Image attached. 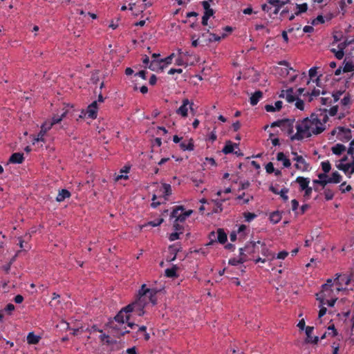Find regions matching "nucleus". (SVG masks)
<instances>
[{"instance_id":"423d86ee","label":"nucleus","mask_w":354,"mask_h":354,"mask_svg":"<svg viewBox=\"0 0 354 354\" xmlns=\"http://www.w3.org/2000/svg\"><path fill=\"white\" fill-rule=\"evenodd\" d=\"M97 102L94 101L88 106L86 110H82V113H84V116L87 115L89 118L95 119L97 115Z\"/></svg>"},{"instance_id":"bf43d9fd","label":"nucleus","mask_w":354,"mask_h":354,"mask_svg":"<svg viewBox=\"0 0 354 354\" xmlns=\"http://www.w3.org/2000/svg\"><path fill=\"white\" fill-rule=\"evenodd\" d=\"M337 167L339 169V170H342L343 171H344V173H347L349 170V168H348V163L346 164H344V163H339Z\"/></svg>"},{"instance_id":"a211bd4d","label":"nucleus","mask_w":354,"mask_h":354,"mask_svg":"<svg viewBox=\"0 0 354 354\" xmlns=\"http://www.w3.org/2000/svg\"><path fill=\"white\" fill-rule=\"evenodd\" d=\"M277 160L278 161H282L283 165L285 167H290L291 165V162L288 158H286L285 154L283 152H279L277 156Z\"/></svg>"},{"instance_id":"2f4dec72","label":"nucleus","mask_w":354,"mask_h":354,"mask_svg":"<svg viewBox=\"0 0 354 354\" xmlns=\"http://www.w3.org/2000/svg\"><path fill=\"white\" fill-rule=\"evenodd\" d=\"M281 219V216L279 212H274L270 216V220L273 223L276 224L280 221Z\"/></svg>"},{"instance_id":"b1692460","label":"nucleus","mask_w":354,"mask_h":354,"mask_svg":"<svg viewBox=\"0 0 354 354\" xmlns=\"http://www.w3.org/2000/svg\"><path fill=\"white\" fill-rule=\"evenodd\" d=\"M345 150L346 147L342 144H337L331 148L332 152L337 156H340Z\"/></svg>"},{"instance_id":"052dcab7","label":"nucleus","mask_w":354,"mask_h":354,"mask_svg":"<svg viewBox=\"0 0 354 354\" xmlns=\"http://www.w3.org/2000/svg\"><path fill=\"white\" fill-rule=\"evenodd\" d=\"M346 185V182H344L342 183L339 186V190H341V192L342 193H345V192H350L351 189H352V187L351 185H348L346 187V189H344V186Z\"/></svg>"},{"instance_id":"864d4df0","label":"nucleus","mask_w":354,"mask_h":354,"mask_svg":"<svg viewBox=\"0 0 354 354\" xmlns=\"http://www.w3.org/2000/svg\"><path fill=\"white\" fill-rule=\"evenodd\" d=\"M324 19L322 15H318L315 19H314L311 24L313 26H316L319 24H324Z\"/></svg>"},{"instance_id":"4d7b16f0","label":"nucleus","mask_w":354,"mask_h":354,"mask_svg":"<svg viewBox=\"0 0 354 354\" xmlns=\"http://www.w3.org/2000/svg\"><path fill=\"white\" fill-rule=\"evenodd\" d=\"M256 216H257V215L254 213H251V212H245L244 213V217L245 218V221L248 222L251 221Z\"/></svg>"},{"instance_id":"ea45409f","label":"nucleus","mask_w":354,"mask_h":354,"mask_svg":"<svg viewBox=\"0 0 354 354\" xmlns=\"http://www.w3.org/2000/svg\"><path fill=\"white\" fill-rule=\"evenodd\" d=\"M46 131L41 127V130L39 133L37 135V137L34 139L33 144H35V142H45V140L44 138L45 134L46 133Z\"/></svg>"},{"instance_id":"20e7f679","label":"nucleus","mask_w":354,"mask_h":354,"mask_svg":"<svg viewBox=\"0 0 354 354\" xmlns=\"http://www.w3.org/2000/svg\"><path fill=\"white\" fill-rule=\"evenodd\" d=\"M188 105L189 106L190 111L194 113V103L190 102L188 99L185 98L183 100V104L176 110V113L180 115L182 117H187L188 114Z\"/></svg>"},{"instance_id":"58836bf2","label":"nucleus","mask_w":354,"mask_h":354,"mask_svg":"<svg viewBox=\"0 0 354 354\" xmlns=\"http://www.w3.org/2000/svg\"><path fill=\"white\" fill-rule=\"evenodd\" d=\"M324 195L325 196V198L326 201H330L334 197V192L332 189L328 188H324Z\"/></svg>"},{"instance_id":"412c9836","label":"nucleus","mask_w":354,"mask_h":354,"mask_svg":"<svg viewBox=\"0 0 354 354\" xmlns=\"http://www.w3.org/2000/svg\"><path fill=\"white\" fill-rule=\"evenodd\" d=\"M40 339L41 337L35 335L33 332L29 333L27 336V342L29 344H36L39 342Z\"/></svg>"},{"instance_id":"aec40b11","label":"nucleus","mask_w":354,"mask_h":354,"mask_svg":"<svg viewBox=\"0 0 354 354\" xmlns=\"http://www.w3.org/2000/svg\"><path fill=\"white\" fill-rule=\"evenodd\" d=\"M70 196V192L66 189H62L61 191H59L57 196L56 197V201L58 202H62Z\"/></svg>"},{"instance_id":"603ef678","label":"nucleus","mask_w":354,"mask_h":354,"mask_svg":"<svg viewBox=\"0 0 354 354\" xmlns=\"http://www.w3.org/2000/svg\"><path fill=\"white\" fill-rule=\"evenodd\" d=\"M175 57V54L174 53H171V55H169L168 57L164 58V59H160V62H162V63H165V64H171V62H172V59Z\"/></svg>"},{"instance_id":"cd10ccee","label":"nucleus","mask_w":354,"mask_h":354,"mask_svg":"<svg viewBox=\"0 0 354 354\" xmlns=\"http://www.w3.org/2000/svg\"><path fill=\"white\" fill-rule=\"evenodd\" d=\"M162 187L164 189L163 192V197L165 198V200H168V197L171 195V187L169 184L167 183H162Z\"/></svg>"},{"instance_id":"6ab92c4d","label":"nucleus","mask_w":354,"mask_h":354,"mask_svg":"<svg viewBox=\"0 0 354 354\" xmlns=\"http://www.w3.org/2000/svg\"><path fill=\"white\" fill-rule=\"evenodd\" d=\"M178 268L177 267V266L174 265L172 266V268L166 269L165 271V276L169 278L178 277V274H177Z\"/></svg>"},{"instance_id":"13d9d810","label":"nucleus","mask_w":354,"mask_h":354,"mask_svg":"<svg viewBox=\"0 0 354 354\" xmlns=\"http://www.w3.org/2000/svg\"><path fill=\"white\" fill-rule=\"evenodd\" d=\"M295 106L299 110L303 111L304 109V101L302 100H301L299 98H297L296 99Z\"/></svg>"},{"instance_id":"9d476101","label":"nucleus","mask_w":354,"mask_h":354,"mask_svg":"<svg viewBox=\"0 0 354 354\" xmlns=\"http://www.w3.org/2000/svg\"><path fill=\"white\" fill-rule=\"evenodd\" d=\"M306 343H311L314 344H317L319 342V337L317 336L313 337L311 334L314 330V327L313 326H306Z\"/></svg>"},{"instance_id":"473e14b6","label":"nucleus","mask_w":354,"mask_h":354,"mask_svg":"<svg viewBox=\"0 0 354 354\" xmlns=\"http://www.w3.org/2000/svg\"><path fill=\"white\" fill-rule=\"evenodd\" d=\"M318 178L319 180L322 181L321 183V186L322 189H324L327 184L330 183L328 180V176L326 174H319Z\"/></svg>"},{"instance_id":"774afa93","label":"nucleus","mask_w":354,"mask_h":354,"mask_svg":"<svg viewBox=\"0 0 354 354\" xmlns=\"http://www.w3.org/2000/svg\"><path fill=\"white\" fill-rule=\"evenodd\" d=\"M53 125L52 124V123L50 122V121H46L42 125H41V128L45 129L46 131H48V130H50L52 127Z\"/></svg>"},{"instance_id":"9b49d317","label":"nucleus","mask_w":354,"mask_h":354,"mask_svg":"<svg viewBox=\"0 0 354 354\" xmlns=\"http://www.w3.org/2000/svg\"><path fill=\"white\" fill-rule=\"evenodd\" d=\"M341 277H342L341 274H336V278L335 279L334 281H333L332 279H327L326 283L322 286L323 290L327 291L328 289H330L333 286L334 283H335L337 285L340 286L342 285V283L339 281V278Z\"/></svg>"},{"instance_id":"1a4fd4ad","label":"nucleus","mask_w":354,"mask_h":354,"mask_svg":"<svg viewBox=\"0 0 354 354\" xmlns=\"http://www.w3.org/2000/svg\"><path fill=\"white\" fill-rule=\"evenodd\" d=\"M239 252H240V254H239V259H236V258L230 259L229 260V264H230L232 266H236L240 263H243L244 262H245L250 259L249 258H248V254H245V252H243V248H240Z\"/></svg>"},{"instance_id":"bb28decb","label":"nucleus","mask_w":354,"mask_h":354,"mask_svg":"<svg viewBox=\"0 0 354 354\" xmlns=\"http://www.w3.org/2000/svg\"><path fill=\"white\" fill-rule=\"evenodd\" d=\"M180 147L181 149L183 151H193L194 149V140L193 139H189L188 144H185V142H181L180 144Z\"/></svg>"},{"instance_id":"f704fd0d","label":"nucleus","mask_w":354,"mask_h":354,"mask_svg":"<svg viewBox=\"0 0 354 354\" xmlns=\"http://www.w3.org/2000/svg\"><path fill=\"white\" fill-rule=\"evenodd\" d=\"M214 12V10H207V12H204V15L202 17V24L203 26L207 25V21L209 18L212 16H213Z\"/></svg>"},{"instance_id":"4468645a","label":"nucleus","mask_w":354,"mask_h":354,"mask_svg":"<svg viewBox=\"0 0 354 354\" xmlns=\"http://www.w3.org/2000/svg\"><path fill=\"white\" fill-rule=\"evenodd\" d=\"M299 185V188L301 191H304L308 186L310 183V180L308 178H304L301 176H299L296 178L295 180Z\"/></svg>"},{"instance_id":"39448f33","label":"nucleus","mask_w":354,"mask_h":354,"mask_svg":"<svg viewBox=\"0 0 354 354\" xmlns=\"http://www.w3.org/2000/svg\"><path fill=\"white\" fill-rule=\"evenodd\" d=\"M292 154L295 156L293 160L297 161V164L295 165V167L304 171H308L309 164L306 162L305 159L301 156H299L297 152H292Z\"/></svg>"},{"instance_id":"5701e85b","label":"nucleus","mask_w":354,"mask_h":354,"mask_svg":"<svg viewBox=\"0 0 354 354\" xmlns=\"http://www.w3.org/2000/svg\"><path fill=\"white\" fill-rule=\"evenodd\" d=\"M268 3L274 7V15H277L280 8L283 6V5L281 4V0H268Z\"/></svg>"},{"instance_id":"f257e3e1","label":"nucleus","mask_w":354,"mask_h":354,"mask_svg":"<svg viewBox=\"0 0 354 354\" xmlns=\"http://www.w3.org/2000/svg\"><path fill=\"white\" fill-rule=\"evenodd\" d=\"M328 120L326 109H319L299 122L296 126L297 133L290 137V140H301L304 138H310L312 135L322 133L326 129L325 124Z\"/></svg>"},{"instance_id":"5fc2aeb1","label":"nucleus","mask_w":354,"mask_h":354,"mask_svg":"<svg viewBox=\"0 0 354 354\" xmlns=\"http://www.w3.org/2000/svg\"><path fill=\"white\" fill-rule=\"evenodd\" d=\"M342 37H343V35L341 31H335L333 32V35L334 42L336 43V42L339 41L342 39Z\"/></svg>"},{"instance_id":"393cba45","label":"nucleus","mask_w":354,"mask_h":354,"mask_svg":"<svg viewBox=\"0 0 354 354\" xmlns=\"http://www.w3.org/2000/svg\"><path fill=\"white\" fill-rule=\"evenodd\" d=\"M222 152L225 154H229L234 152V145L231 140H227L225 145L222 149Z\"/></svg>"},{"instance_id":"8fccbe9b","label":"nucleus","mask_w":354,"mask_h":354,"mask_svg":"<svg viewBox=\"0 0 354 354\" xmlns=\"http://www.w3.org/2000/svg\"><path fill=\"white\" fill-rule=\"evenodd\" d=\"M322 170L324 171L323 174H327V173H328L331 169L330 163L329 162V161L322 162Z\"/></svg>"},{"instance_id":"e2e57ef3","label":"nucleus","mask_w":354,"mask_h":354,"mask_svg":"<svg viewBox=\"0 0 354 354\" xmlns=\"http://www.w3.org/2000/svg\"><path fill=\"white\" fill-rule=\"evenodd\" d=\"M353 277H354V273L352 272V273H351L350 277H346L345 275H344V276H342L340 278H341L342 281H344V283L346 285H348L351 282V279Z\"/></svg>"},{"instance_id":"680f3d73","label":"nucleus","mask_w":354,"mask_h":354,"mask_svg":"<svg viewBox=\"0 0 354 354\" xmlns=\"http://www.w3.org/2000/svg\"><path fill=\"white\" fill-rule=\"evenodd\" d=\"M209 239L210 241L207 243V245H212L216 241V234L214 232H211L209 234Z\"/></svg>"},{"instance_id":"4be33fe9","label":"nucleus","mask_w":354,"mask_h":354,"mask_svg":"<svg viewBox=\"0 0 354 354\" xmlns=\"http://www.w3.org/2000/svg\"><path fill=\"white\" fill-rule=\"evenodd\" d=\"M217 234V241L221 244L225 243L227 241V234L224 232L223 229H218Z\"/></svg>"},{"instance_id":"7c9ffc66","label":"nucleus","mask_w":354,"mask_h":354,"mask_svg":"<svg viewBox=\"0 0 354 354\" xmlns=\"http://www.w3.org/2000/svg\"><path fill=\"white\" fill-rule=\"evenodd\" d=\"M343 72L344 73H348L354 71V64L351 61H346L344 60V66L343 68Z\"/></svg>"},{"instance_id":"49530a36","label":"nucleus","mask_w":354,"mask_h":354,"mask_svg":"<svg viewBox=\"0 0 354 354\" xmlns=\"http://www.w3.org/2000/svg\"><path fill=\"white\" fill-rule=\"evenodd\" d=\"M216 203V207L212 210V213H218L223 211L222 201H214Z\"/></svg>"},{"instance_id":"f03ea898","label":"nucleus","mask_w":354,"mask_h":354,"mask_svg":"<svg viewBox=\"0 0 354 354\" xmlns=\"http://www.w3.org/2000/svg\"><path fill=\"white\" fill-rule=\"evenodd\" d=\"M145 308L141 303H138L135 300L125 306L124 310H126V313L133 312L138 316H142L145 313Z\"/></svg>"},{"instance_id":"ddd939ff","label":"nucleus","mask_w":354,"mask_h":354,"mask_svg":"<svg viewBox=\"0 0 354 354\" xmlns=\"http://www.w3.org/2000/svg\"><path fill=\"white\" fill-rule=\"evenodd\" d=\"M257 243L259 245H261V254H263V256L267 257L268 259H270V260L274 259V254L271 252L266 248L265 243L258 241Z\"/></svg>"},{"instance_id":"0e129e2a","label":"nucleus","mask_w":354,"mask_h":354,"mask_svg":"<svg viewBox=\"0 0 354 354\" xmlns=\"http://www.w3.org/2000/svg\"><path fill=\"white\" fill-rule=\"evenodd\" d=\"M266 172L268 173V174H272L274 171H275V169L274 168L273 164L271 162H268L266 165Z\"/></svg>"},{"instance_id":"3c124183","label":"nucleus","mask_w":354,"mask_h":354,"mask_svg":"<svg viewBox=\"0 0 354 354\" xmlns=\"http://www.w3.org/2000/svg\"><path fill=\"white\" fill-rule=\"evenodd\" d=\"M211 37L209 39V41H218L221 38H225L227 36V34L224 33L222 36H218L216 34L210 33Z\"/></svg>"},{"instance_id":"4c0bfd02","label":"nucleus","mask_w":354,"mask_h":354,"mask_svg":"<svg viewBox=\"0 0 354 354\" xmlns=\"http://www.w3.org/2000/svg\"><path fill=\"white\" fill-rule=\"evenodd\" d=\"M298 10L295 12L296 15H299L303 12H306L308 10V4L306 3L302 4H297Z\"/></svg>"},{"instance_id":"c9c22d12","label":"nucleus","mask_w":354,"mask_h":354,"mask_svg":"<svg viewBox=\"0 0 354 354\" xmlns=\"http://www.w3.org/2000/svg\"><path fill=\"white\" fill-rule=\"evenodd\" d=\"M286 122H289V119L278 120L271 124V127H281L283 129L286 127Z\"/></svg>"},{"instance_id":"dca6fc26","label":"nucleus","mask_w":354,"mask_h":354,"mask_svg":"<svg viewBox=\"0 0 354 354\" xmlns=\"http://www.w3.org/2000/svg\"><path fill=\"white\" fill-rule=\"evenodd\" d=\"M263 97V93L261 91H255L250 98V102L252 106L256 105L259 100Z\"/></svg>"},{"instance_id":"c85d7f7f","label":"nucleus","mask_w":354,"mask_h":354,"mask_svg":"<svg viewBox=\"0 0 354 354\" xmlns=\"http://www.w3.org/2000/svg\"><path fill=\"white\" fill-rule=\"evenodd\" d=\"M164 221V219L160 218H158L156 221H149L147 223L145 224V225H140V230H142L143 227H146V226H152V227H156V226H158L160 225L161 223H162Z\"/></svg>"},{"instance_id":"79ce46f5","label":"nucleus","mask_w":354,"mask_h":354,"mask_svg":"<svg viewBox=\"0 0 354 354\" xmlns=\"http://www.w3.org/2000/svg\"><path fill=\"white\" fill-rule=\"evenodd\" d=\"M162 63V62H160V59H153L149 65V68L151 71H158V66H159V64Z\"/></svg>"},{"instance_id":"69168bd1","label":"nucleus","mask_w":354,"mask_h":354,"mask_svg":"<svg viewBox=\"0 0 354 354\" xmlns=\"http://www.w3.org/2000/svg\"><path fill=\"white\" fill-rule=\"evenodd\" d=\"M15 309V307L12 304H8L4 308V310L7 312L9 315H11L12 312L14 311Z\"/></svg>"},{"instance_id":"09e8293b","label":"nucleus","mask_w":354,"mask_h":354,"mask_svg":"<svg viewBox=\"0 0 354 354\" xmlns=\"http://www.w3.org/2000/svg\"><path fill=\"white\" fill-rule=\"evenodd\" d=\"M173 227L175 230V232H177L180 234L183 233V231L184 230V227L183 225H181L179 222L175 221L174 222Z\"/></svg>"},{"instance_id":"f3484780","label":"nucleus","mask_w":354,"mask_h":354,"mask_svg":"<svg viewBox=\"0 0 354 354\" xmlns=\"http://www.w3.org/2000/svg\"><path fill=\"white\" fill-rule=\"evenodd\" d=\"M126 310H124V308L115 316L114 319L115 322H117L119 324H123L124 322H126Z\"/></svg>"},{"instance_id":"a18cd8bd","label":"nucleus","mask_w":354,"mask_h":354,"mask_svg":"<svg viewBox=\"0 0 354 354\" xmlns=\"http://www.w3.org/2000/svg\"><path fill=\"white\" fill-rule=\"evenodd\" d=\"M169 250H170L171 253L173 254L172 259H167L168 261H174L176 258V255L179 250L176 248L174 245H170L169 248Z\"/></svg>"},{"instance_id":"a878e982","label":"nucleus","mask_w":354,"mask_h":354,"mask_svg":"<svg viewBox=\"0 0 354 354\" xmlns=\"http://www.w3.org/2000/svg\"><path fill=\"white\" fill-rule=\"evenodd\" d=\"M328 180L330 183H339L342 180V176L337 171H334Z\"/></svg>"},{"instance_id":"e433bc0d","label":"nucleus","mask_w":354,"mask_h":354,"mask_svg":"<svg viewBox=\"0 0 354 354\" xmlns=\"http://www.w3.org/2000/svg\"><path fill=\"white\" fill-rule=\"evenodd\" d=\"M294 122H295V119H293V120L289 119V122H286V127L283 128V130H286L287 133L289 135H292L293 133Z\"/></svg>"},{"instance_id":"de8ad7c7","label":"nucleus","mask_w":354,"mask_h":354,"mask_svg":"<svg viewBox=\"0 0 354 354\" xmlns=\"http://www.w3.org/2000/svg\"><path fill=\"white\" fill-rule=\"evenodd\" d=\"M338 48H339V50H337V52H335V57L337 59H342L344 55V50L345 49V48H343V47H341V44H339L338 46H337Z\"/></svg>"},{"instance_id":"72a5a7b5","label":"nucleus","mask_w":354,"mask_h":354,"mask_svg":"<svg viewBox=\"0 0 354 354\" xmlns=\"http://www.w3.org/2000/svg\"><path fill=\"white\" fill-rule=\"evenodd\" d=\"M185 210L184 207L182 205L176 207L173 211L171 213L170 217L171 218H175V219H177L178 216L180 215V213L181 212H183Z\"/></svg>"},{"instance_id":"338daca9","label":"nucleus","mask_w":354,"mask_h":354,"mask_svg":"<svg viewBox=\"0 0 354 354\" xmlns=\"http://www.w3.org/2000/svg\"><path fill=\"white\" fill-rule=\"evenodd\" d=\"M354 44V37L352 39L350 40H345L344 42L340 43L341 47L346 48L348 46L353 44Z\"/></svg>"},{"instance_id":"37998d69","label":"nucleus","mask_w":354,"mask_h":354,"mask_svg":"<svg viewBox=\"0 0 354 354\" xmlns=\"http://www.w3.org/2000/svg\"><path fill=\"white\" fill-rule=\"evenodd\" d=\"M100 339L102 342L105 341L106 344H107L108 345L116 344V341L115 340H110L109 339V336L106 335V334H104V333L102 334L100 336Z\"/></svg>"},{"instance_id":"f8f14e48","label":"nucleus","mask_w":354,"mask_h":354,"mask_svg":"<svg viewBox=\"0 0 354 354\" xmlns=\"http://www.w3.org/2000/svg\"><path fill=\"white\" fill-rule=\"evenodd\" d=\"M24 160V154L22 153H12L8 160V163L21 164Z\"/></svg>"},{"instance_id":"a19ab883","label":"nucleus","mask_w":354,"mask_h":354,"mask_svg":"<svg viewBox=\"0 0 354 354\" xmlns=\"http://www.w3.org/2000/svg\"><path fill=\"white\" fill-rule=\"evenodd\" d=\"M316 296H317V299L320 303L319 307H321V306H324L325 298L327 297H330V295L329 294H328V295L322 294V292H319V293L317 294Z\"/></svg>"},{"instance_id":"6e6d98bb","label":"nucleus","mask_w":354,"mask_h":354,"mask_svg":"<svg viewBox=\"0 0 354 354\" xmlns=\"http://www.w3.org/2000/svg\"><path fill=\"white\" fill-rule=\"evenodd\" d=\"M289 189L288 188H283L280 193L279 194L281 197L283 198L284 201H287L288 200V196H287V193L288 192Z\"/></svg>"},{"instance_id":"6e6552de","label":"nucleus","mask_w":354,"mask_h":354,"mask_svg":"<svg viewBox=\"0 0 354 354\" xmlns=\"http://www.w3.org/2000/svg\"><path fill=\"white\" fill-rule=\"evenodd\" d=\"M338 139L342 142H348L352 138L351 130L344 127H338Z\"/></svg>"},{"instance_id":"2eb2a0df","label":"nucleus","mask_w":354,"mask_h":354,"mask_svg":"<svg viewBox=\"0 0 354 354\" xmlns=\"http://www.w3.org/2000/svg\"><path fill=\"white\" fill-rule=\"evenodd\" d=\"M150 292H147V297L149 298V302H151L153 306L156 305L157 304V298L156 297V294L159 292L158 290L154 288H149Z\"/></svg>"},{"instance_id":"c03bdc74","label":"nucleus","mask_w":354,"mask_h":354,"mask_svg":"<svg viewBox=\"0 0 354 354\" xmlns=\"http://www.w3.org/2000/svg\"><path fill=\"white\" fill-rule=\"evenodd\" d=\"M261 8L264 12L269 13L270 17H272L274 10L272 9V8H274L272 6H271L270 4L268 5L265 3L261 6Z\"/></svg>"},{"instance_id":"0eeeda50","label":"nucleus","mask_w":354,"mask_h":354,"mask_svg":"<svg viewBox=\"0 0 354 354\" xmlns=\"http://www.w3.org/2000/svg\"><path fill=\"white\" fill-rule=\"evenodd\" d=\"M257 245H259L257 243V242H255V241L248 242L245 245V246L243 248V252H245V254H248V257L249 256L254 257L255 254L259 251V247Z\"/></svg>"},{"instance_id":"7ed1b4c3","label":"nucleus","mask_w":354,"mask_h":354,"mask_svg":"<svg viewBox=\"0 0 354 354\" xmlns=\"http://www.w3.org/2000/svg\"><path fill=\"white\" fill-rule=\"evenodd\" d=\"M149 288H147L146 287L145 284L142 285L140 289L138 290L136 301H137L138 303H141L142 306L145 307L147 306V304H149V298L147 297V292H150Z\"/></svg>"},{"instance_id":"c756f323","label":"nucleus","mask_w":354,"mask_h":354,"mask_svg":"<svg viewBox=\"0 0 354 354\" xmlns=\"http://www.w3.org/2000/svg\"><path fill=\"white\" fill-rule=\"evenodd\" d=\"M121 325L114 321H110L108 323L109 327L111 329V333L120 332L121 330Z\"/></svg>"}]
</instances>
